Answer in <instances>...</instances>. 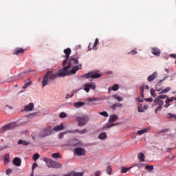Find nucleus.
Returning a JSON list of instances; mask_svg holds the SVG:
<instances>
[{"label":"nucleus","instance_id":"obj_1","mask_svg":"<svg viewBox=\"0 0 176 176\" xmlns=\"http://www.w3.org/2000/svg\"><path fill=\"white\" fill-rule=\"evenodd\" d=\"M72 69L68 71L67 69V72L64 71V68L61 69L58 74H54L52 71L47 72L43 78L42 85L43 87L45 86H47L49 83L52 82V80H55L57 78V76H60V78H64V76H67V75L76 74V72L78 69H82V65H79V66L76 65L72 67Z\"/></svg>","mask_w":176,"mask_h":176},{"label":"nucleus","instance_id":"obj_2","mask_svg":"<svg viewBox=\"0 0 176 176\" xmlns=\"http://www.w3.org/2000/svg\"><path fill=\"white\" fill-rule=\"evenodd\" d=\"M76 122H78L79 127H83V126H86L87 124V122H89V117L87 116H81L76 118Z\"/></svg>","mask_w":176,"mask_h":176},{"label":"nucleus","instance_id":"obj_3","mask_svg":"<svg viewBox=\"0 0 176 176\" xmlns=\"http://www.w3.org/2000/svg\"><path fill=\"white\" fill-rule=\"evenodd\" d=\"M118 118L116 115H111L109 119V123L107 124L104 127L103 130H105V129H111V127H113V126H116L117 124H119V123L116 124H111L115 122L116 120H118Z\"/></svg>","mask_w":176,"mask_h":176},{"label":"nucleus","instance_id":"obj_4","mask_svg":"<svg viewBox=\"0 0 176 176\" xmlns=\"http://www.w3.org/2000/svg\"><path fill=\"white\" fill-rule=\"evenodd\" d=\"M53 131V128L52 126H48L42 131H41L39 133V137L41 138H45V137H48V135H50Z\"/></svg>","mask_w":176,"mask_h":176},{"label":"nucleus","instance_id":"obj_5","mask_svg":"<svg viewBox=\"0 0 176 176\" xmlns=\"http://www.w3.org/2000/svg\"><path fill=\"white\" fill-rule=\"evenodd\" d=\"M101 76H102V74L93 72H90L87 74L82 75V78H85V79H90V78L91 79H98V78H101Z\"/></svg>","mask_w":176,"mask_h":176},{"label":"nucleus","instance_id":"obj_6","mask_svg":"<svg viewBox=\"0 0 176 176\" xmlns=\"http://www.w3.org/2000/svg\"><path fill=\"white\" fill-rule=\"evenodd\" d=\"M163 104H164V102L161 100L158 99V98H156L153 102V107H157L155 109V113H157V111H162L163 109Z\"/></svg>","mask_w":176,"mask_h":176},{"label":"nucleus","instance_id":"obj_7","mask_svg":"<svg viewBox=\"0 0 176 176\" xmlns=\"http://www.w3.org/2000/svg\"><path fill=\"white\" fill-rule=\"evenodd\" d=\"M76 64H79V60L76 58L71 57L69 64L67 66L63 67V71L65 72H67V69H69V68H71V67H74Z\"/></svg>","mask_w":176,"mask_h":176},{"label":"nucleus","instance_id":"obj_8","mask_svg":"<svg viewBox=\"0 0 176 176\" xmlns=\"http://www.w3.org/2000/svg\"><path fill=\"white\" fill-rule=\"evenodd\" d=\"M16 126V122L7 124L1 129L0 131L1 133H3L5 131H8V130H13V129H14Z\"/></svg>","mask_w":176,"mask_h":176},{"label":"nucleus","instance_id":"obj_9","mask_svg":"<svg viewBox=\"0 0 176 176\" xmlns=\"http://www.w3.org/2000/svg\"><path fill=\"white\" fill-rule=\"evenodd\" d=\"M90 89H91L92 90H96V85L93 82H88L84 84L83 90H85L86 93H89V91H90Z\"/></svg>","mask_w":176,"mask_h":176},{"label":"nucleus","instance_id":"obj_10","mask_svg":"<svg viewBox=\"0 0 176 176\" xmlns=\"http://www.w3.org/2000/svg\"><path fill=\"white\" fill-rule=\"evenodd\" d=\"M74 153L77 156H85L86 155V150L81 147L74 148Z\"/></svg>","mask_w":176,"mask_h":176},{"label":"nucleus","instance_id":"obj_11","mask_svg":"<svg viewBox=\"0 0 176 176\" xmlns=\"http://www.w3.org/2000/svg\"><path fill=\"white\" fill-rule=\"evenodd\" d=\"M79 144H80V142L78 139H70L68 141V146H79Z\"/></svg>","mask_w":176,"mask_h":176},{"label":"nucleus","instance_id":"obj_12","mask_svg":"<svg viewBox=\"0 0 176 176\" xmlns=\"http://www.w3.org/2000/svg\"><path fill=\"white\" fill-rule=\"evenodd\" d=\"M173 101H176V97H171V98H168L166 99L165 100V105L164 107L165 108H168V107H170L171 105V104H170V102H173Z\"/></svg>","mask_w":176,"mask_h":176},{"label":"nucleus","instance_id":"obj_13","mask_svg":"<svg viewBox=\"0 0 176 176\" xmlns=\"http://www.w3.org/2000/svg\"><path fill=\"white\" fill-rule=\"evenodd\" d=\"M43 160L47 163V166L49 167V168H53L55 161H53L52 159H47L46 157L43 158Z\"/></svg>","mask_w":176,"mask_h":176},{"label":"nucleus","instance_id":"obj_14","mask_svg":"<svg viewBox=\"0 0 176 176\" xmlns=\"http://www.w3.org/2000/svg\"><path fill=\"white\" fill-rule=\"evenodd\" d=\"M12 164H14V166H16V167H20L21 166V159L15 157L12 160Z\"/></svg>","mask_w":176,"mask_h":176},{"label":"nucleus","instance_id":"obj_15","mask_svg":"<svg viewBox=\"0 0 176 176\" xmlns=\"http://www.w3.org/2000/svg\"><path fill=\"white\" fill-rule=\"evenodd\" d=\"M25 112H30V111H34V103H29L25 106L24 110Z\"/></svg>","mask_w":176,"mask_h":176},{"label":"nucleus","instance_id":"obj_16","mask_svg":"<svg viewBox=\"0 0 176 176\" xmlns=\"http://www.w3.org/2000/svg\"><path fill=\"white\" fill-rule=\"evenodd\" d=\"M157 78V72H154L151 75L148 76L147 80L148 82H152L155 80V79Z\"/></svg>","mask_w":176,"mask_h":176},{"label":"nucleus","instance_id":"obj_17","mask_svg":"<svg viewBox=\"0 0 176 176\" xmlns=\"http://www.w3.org/2000/svg\"><path fill=\"white\" fill-rule=\"evenodd\" d=\"M52 130L54 131H61L64 130V125L60 124V125H57L53 127Z\"/></svg>","mask_w":176,"mask_h":176},{"label":"nucleus","instance_id":"obj_18","mask_svg":"<svg viewBox=\"0 0 176 176\" xmlns=\"http://www.w3.org/2000/svg\"><path fill=\"white\" fill-rule=\"evenodd\" d=\"M163 80H160L155 85V90L156 91H162L163 90V87H162V82Z\"/></svg>","mask_w":176,"mask_h":176},{"label":"nucleus","instance_id":"obj_19","mask_svg":"<svg viewBox=\"0 0 176 176\" xmlns=\"http://www.w3.org/2000/svg\"><path fill=\"white\" fill-rule=\"evenodd\" d=\"M150 130H151V128L146 127V128H144V129L138 131L137 134H138V135H142V134H144V133H148Z\"/></svg>","mask_w":176,"mask_h":176},{"label":"nucleus","instance_id":"obj_20","mask_svg":"<svg viewBox=\"0 0 176 176\" xmlns=\"http://www.w3.org/2000/svg\"><path fill=\"white\" fill-rule=\"evenodd\" d=\"M151 53L154 54V56H160V50L156 47L151 48Z\"/></svg>","mask_w":176,"mask_h":176},{"label":"nucleus","instance_id":"obj_21","mask_svg":"<svg viewBox=\"0 0 176 176\" xmlns=\"http://www.w3.org/2000/svg\"><path fill=\"white\" fill-rule=\"evenodd\" d=\"M122 107L123 104L122 103H115L111 106V108L113 111H115L117 108H122Z\"/></svg>","mask_w":176,"mask_h":176},{"label":"nucleus","instance_id":"obj_22","mask_svg":"<svg viewBox=\"0 0 176 176\" xmlns=\"http://www.w3.org/2000/svg\"><path fill=\"white\" fill-rule=\"evenodd\" d=\"M71 49L70 48H67L64 50V53L65 55V57L67 58V60H69V55L71 54Z\"/></svg>","mask_w":176,"mask_h":176},{"label":"nucleus","instance_id":"obj_23","mask_svg":"<svg viewBox=\"0 0 176 176\" xmlns=\"http://www.w3.org/2000/svg\"><path fill=\"white\" fill-rule=\"evenodd\" d=\"M85 104V103L84 102H77L74 104V107L75 108H82Z\"/></svg>","mask_w":176,"mask_h":176},{"label":"nucleus","instance_id":"obj_24","mask_svg":"<svg viewBox=\"0 0 176 176\" xmlns=\"http://www.w3.org/2000/svg\"><path fill=\"white\" fill-rule=\"evenodd\" d=\"M52 168H63V164L57 162H54V166H52Z\"/></svg>","mask_w":176,"mask_h":176},{"label":"nucleus","instance_id":"obj_25","mask_svg":"<svg viewBox=\"0 0 176 176\" xmlns=\"http://www.w3.org/2000/svg\"><path fill=\"white\" fill-rule=\"evenodd\" d=\"M138 159L140 160V162H145V155L142 153H140L138 155Z\"/></svg>","mask_w":176,"mask_h":176},{"label":"nucleus","instance_id":"obj_26","mask_svg":"<svg viewBox=\"0 0 176 176\" xmlns=\"http://www.w3.org/2000/svg\"><path fill=\"white\" fill-rule=\"evenodd\" d=\"M24 85L23 86V89H27V87H28L30 86V85H31V83H32V82H31V80H25L24 81Z\"/></svg>","mask_w":176,"mask_h":176},{"label":"nucleus","instance_id":"obj_27","mask_svg":"<svg viewBox=\"0 0 176 176\" xmlns=\"http://www.w3.org/2000/svg\"><path fill=\"white\" fill-rule=\"evenodd\" d=\"M111 90H113V91H117V90H119V85L118 84L114 85L112 88H109V93L111 91Z\"/></svg>","mask_w":176,"mask_h":176},{"label":"nucleus","instance_id":"obj_28","mask_svg":"<svg viewBox=\"0 0 176 176\" xmlns=\"http://www.w3.org/2000/svg\"><path fill=\"white\" fill-rule=\"evenodd\" d=\"M78 129H74V130H68L65 131V134H76L78 133Z\"/></svg>","mask_w":176,"mask_h":176},{"label":"nucleus","instance_id":"obj_29","mask_svg":"<svg viewBox=\"0 0 176 176\" xmlns=\"http://www.w3.org/2000/svg\"><path fill=\"white\" fill-rule=\"evenodd\" d=\"M167 131H170V129H162V130L158 131L155 135V137H157V135H159L163 133H167Z\"/></svg>","mask_w":176,"mask_h":176},{"label":"nucleus","instance_id":"obj_30","mask_svg":"<svg viewBox=\"0 0 176 176\" xmlns=\"http://www.w3.org/2000/svg\"><path fill=\"white\" fill-rule=\"evenodd\" d=\"M131 168H133V166H131L129 168L127 167H122L121 168V173H126L129 171V170H131Z\"/></svg>","mask_w":176,"mask_h":176},{"label":"nucleus","instance_id":"obj_31","mask_svg":"<svg viewBox=\"0 0 176 176\" xmlns=\"http://www.w3.org/2000/svg\"><path fill=\"white\" fill-rule=\"evenodd\" d=\"M98 138H99L100 140H105V138H107V133H105V132L101 133L99 135Z\"/></svg>","mask_w":176,"mask_h":176},{"label":"nucleus","instance_id":"obj_32","mask_svg":"<svg viewBox=\"0 0 176 176\" xmlns=\"http://www.w3.org/2000/svg\"><path fill=\"white\" fill-rule=\"evenodd\" d=\"M72 176H83V173L72 171Z\"/></svg>","mask_w":176,"mask_h":176},{"label":"nucleus","instance_id":"obj_33","mask_svg":"<svg viewBox=\"0 0 176 176\" xmlns=\"http://www.w3.org/2000/svg\"><path fill=\"white\" fill-rule=\"evenodd\" d=\"M171 90L170 87H166L165 89H162L160 94H165L166 93H168Z\"/></svg>","mask_w":176,"mask_h":176},{"label":"nucleus","instance_id":"obj_34","mask_svg":"<svg viewBox=\"0 0 176 176\" xmlns=\"http://www.w3.org/2000/svg\"><path fill=\"white\" fill-rule=\"evenodd\" d=\"M52 157H53L54 159H60V157H61V155L59 153H52Z\"/></svg>","mask_w":176,"mask_h":176},{"label":"nucleus","instance_id":"obj_35","mask_svg":"<svg viewBox=\"0 0 176 176\" xmlns=\"http://www.w3.org/2000/svg\"><path fill=\"white\" fill-rule=\"evenodd\" d=\"M112 98H115L116 100H118V101H123V98H122L116 94L113 95Z\"/></svg>","mask_w":176,"mask_h":176},{"label":"nucleus","instance_id":"obj_36","mask_svg":"<svg viewBox=\"0 0 176 176\" xmlns=\"http://www.w3.org/2000/svg\"><path fill=\"white\" fill-rule=\"evenodd\" d=\"M4 163L8 164L9 163V154H6L4 156Z\"/></svg>","mask_w":176,"mask_h":176},{"label":"nucleus","instance_id":"obj_37","mask_svg":"<svg viewBox=\"0 0 176 176\" xmlns=\"http://www.w3.org/2000/svg\"><path fill=\"white\" fill-rule=\"evenodd\" d=\"M146 170H148V171H152L154 168L153 165H146L145 166Z\"/></svg>","mask_w":176,"mask_h":176},{"label":"nucleus","instance_id":"obj_38","mask_svg":"<svg viewBox=\"0 0 176 176\" xmlns=\"http://www.w3.org/2000/svg\"><path fill=\"white\" fill-rule=\"evenodd\" d=\"M20 53H23V48H20L19 50H17L16 51L14 52L13 54L17 56L20 54Z\"/></svg>","mask_w":176,"mask_h":176},{"label":"nucleus","instance_id":"obj_39","mask_svg":"<svg viewBox=\"0 0 176 176\" xmlns=\"http://www.w3.org/2000/svg\"><path fill=\"white\" fill-rule=\"evenodd\" d=\"M107 174H109V175H111V174H112V168L109 165L107 168Z\"/></svg>","mask_w":176,"mask_h":176},{"label":"nucleus","instance_id":"obj_40","mask_svg":"<svg viewBox=\"0 0 176 176\" xmlns=\"http://www.w3.org/2000/svg\"><path fill=\"white\" fill-rule=\"evenodd\" d=\"M78 131L77 132L78 134H86V133H87V129H84L82 131L78 129Z\"/></svg>","mask_w":176,"mask_h":176},{"label":"nucleus","instance_id":"obj_41","mask_svg":"<svg viewBox=\"0 0 176 176\" xmlns=\"http://www.w3.org/2000/svg\"><path fill=\"white\" fill-rule=\"evenodd\" d=\"M39 157H40L39 154L36 153H35V154L33 155V160H34V162H36V160H38V159H39Z\"/></svg>","mask_w":176,"mask_h":176},{"label":"nucleus","instance_id":"obj_42","mask_svg":"<svg viewBox=\"0 0 176 176\" xmlns=\"http://www.w3.org/2000/svg\"><path fill=\"white\" fill-rule=\"evenodd\" d=\"M168 96L167 95H160L158 96L157 98H158V100H164V98H168Z\"/></svg>","mask_w":176,"mask_h":176},{"label":"nucleus","instance_id":"obj_43","mask_svg":"<svg viewBox=\"0 0 176 176\" xmlns=\"http://www.w3.org/2000/svg\"><path fill=\"white\" fill-rule=\"evenodd\" d=\"M88 101L89 102H91L93 101H101V99H98L97 98H89Z\"/></svg>","mask_w":176,"mask_h":176},{"label":"nucleus","instance_id":"obj_44","mask_svg":"<svg viewBox=\"0 0 176 176\" xmlns=\"http://www.w3.org/2000/svg\"><path fill=\"white\" fill-rule=\"evenodd\" d=\"M99 113L101 115V116H104V118H108V116H109L107 111L100 112Z\"/></svg>","mask_w":176,"mask_h":176},{"label":"nucleus","instance_id":"obj_45","mask_svg":"<svg viewBox=\"0 0 176 176\" xmlns=\"http://www.w3.org/2000/svg\"><path fill=\"white\" fill-rule=\"evenodd\" d=\"M144 90H145L144 84H143L140 88V91L141 94H142L144 93Z\"/></svg>","mask_w":176,"mask_h":176},{"label":"nucleus","instance_id":"obj_46","mask_svg":"<svg viewBox=\"0 0 176 176\" xmlns=\"http://www.w3.org/2000/svg\"><path fill=\"white\" fill-rule=\"evenodd\" d=\"M36 167H38V164L36 162H34L32 167V173H34V170H35Z\"/></svg>","mask_w":176,"mask_h":176},{"label":"nucleus","instance_id":"obj_47","mask_svg":"<svg viewBox=\"0 0 176 176\" xmlns=\"http://www.w3.org/2000/svg\"><path fill=\"white\" fill-rule=\"evenodd\" d=\"M65 134H67V133H65V132H63V133H59L58 138L60 140H61L62 138H64V135H65Z\"/></svg>","mask_w":176,"mask_h":176},{"label":"nucleus","instance_id":"obj_48","mask_svg":"<svg viewBox=\"0 0 176 176\" xmlns=\"http://www.w3.org/2000/svg\"><path fill=\"white\" fill-rule=\"evenodd\" d=\"M59 118H67V114L64 112L60 113Z\"/></svg>","mask_w":176,"mask_h":176},{"label":"nucleus","instance_id":"obj_49","mask_svg":"<svg viewBox=\"0 0 176 176\" xmlns=\"http://www.w3.org/2000/svg\"><path fill=\"white\" fill-rule=\"evenodd\" d=\"M151 94L153 97H156V94L155 93V89H151Z\"/></svg>","mask_w":176,"mask_h":176},{"label":"nucleus","instance_id":"obj_50","mask_svg":"<svg viewBox=\"0 0 176 176\" xmlns=\"http://www.w3.org/2000/svg\"><path fill=\"white\" fill-rule=\"evenodd\" d=\"M97 45H98V38H96L95 43L94 44V49H96L97 47Z\"/></svg>","mask_w":176,"mask_h":176},{"label":"nucleus","instance_id":"obj_51","mask_svg":"<svg viewBox=\"0 0 176 176\" xmlns=\"http://www.w3.org/2000/svg\"><path fill=\"white\" fill-rule=\"evenodd\" d=\"M72 97H74V94H67L66 95L65 98H66L67 100H68V98H72Z\"/></svg>","mask_w":176,"mask_h":176},{"label":"nucleus","instance_id":"obj_52","mask_svg":"<svg viewBox=\"0 0 176 176\" xmlns=\"http://www.w3.org/2000/svg\"><path fill=\"white\" fill-rule=\"evenodd\" d=\"M137 51L132 50L131 52H129L128 54H133V56H135V54H137Z\"/></svg>","mask_w":176,"mask_h":176},{"label":"nucleus","instance_id":"obj_53","mask_svg":"<svg viewBox=\"0 0 176 176\" xmlns=\"http://www.w3.org/2000/svg\"><path fill=\"white\" fill-rule=\"evenodd\" d=\"M23 93V91H21L17 95L16 97L17 98H21L23 97V95L21 94Z\"/></svg>","mask_w":176,"mask_h":176},{"label":"nucleus","instance_id":"obj_54","mask_svg":"<svg viewBox=\"0 0 176 176\" xmlns=\"http://www.w3.org/2000/svg\"><path fill=\"white\" fill-rule=\"evenodd\" d=\"M145 101H148V102H152L153 99L152 98H145Z\"/></svg>","mask_w":176,"mask_h":176},{"label":"nucleus","instance_id":"obj_55","mask_svg":"<svg viewBox=\"0 0 176 176\" xmlns=\"http://www.w3.org/2000/svg\"><path fill=\"white\" fill-rule=\"evenodd\" d=\"M138 112H144V109H142V107H138Z\"/></svg>","mask_w":176,"mask_h":176},{"label":"nucleus","instance_id":"obj_56","mask_svg":"<svg viewBox=\"0 0 176 176\" xmlns=\"http://www.w3.org/2000/svg\"><path fill=\"white\" fill-rule=\"evenodd\" d=\"M67 60H68V59H67V58H66V59L63 61L62 65H63V67H65V64H67Z\"/></svg>","mask_w":176,"mask_h":176},{"label":"nucleus","instance_id":"obj_57","mask_svg":"<svg viewBox=\"0 0 176 176\" xmlns=\"http://www.w3.org/2000/svg\"><path fill=\"white\" fill-rule=\"evenodd\" d=\"M23 145H31V143H28L25 141H23Z\"/></svg>","mask_w":176,"mask_h":176},{"label":"nucleus","instance_id":"obj_58","mask_svg":"<svg viewBox=\"0 0 176 176\" xmlns=\"http://www.w3.org/2000/svg\"><path fill=\"white\" fill-rule=\"evenodd\" d=\"M9 148V146H8V145H4V146H3L2 147H1V150L2 149H6V148Z\"/></svg>","mask_w":176,"mask_h":176},{"label":"nucleus","instance_id":"obj_59","mask_svg":"<svg viewBox=\"0 0 176 176\" xmlns=\"http://www.w3.org/2000/svg\"><path fill=\"white\" fill-rule=\"evenodd\" d=\"M169 115H170V119H173V118H175V119L176 120V116L175 115L171 114V113H169Z\"/></svg>","mask_w":176,"mask_h":176},{"label":"nucleus","instance_id":"obj_60","mask_svg":"<svg viewBox=\"0 0 176 176\" xmlns=\"http://www.w3.org/2000/svg\"><path fill=\"white\" fill-rule=\"evenodd\" d=\"M11 173H12L11 169H8V170H6V174H7V175L10 174Z\"/></svg>","mask_w":176,"mask_h":176},{"label":"nucleus","instance_id":"obj_61","mask_svg":"<svg viewBox=\"0 0 176 176\" xmlns=\"http://www.w3.org/2000/svg\"><path fill=\"white\" fill-rule=\"evenodd\" d=\"M170 57H173V58H176V54H171L170 55Z\"/></svg>","mask_w":176,"mask_h":176},{"label":"nucleus","instance_id":"obj_62","mask_svg":"<svg viewBox=\"0 0 176 176\" xmlns=\"http://www.w3.org/2000/svg\"><path fill=\"white\" fill-rule=\"evenodd\" d=\"M6 107L7 108V109H13V107L6 104Z\"/></svg>","mask_w":176,"mask_h":176},{"label":"nucleus","instance_id":"obj_63","mask_svg":"<svg viewBox=\"0 0 176 176\" xmlns=\"http://www.w3.org/2000/svg\"><path fill=\"white\" fill-rule=\"evenodd\" d=\"M95 176H100V172L96 171L95 172Z\"/></svg>","mask_w":176,"mask_h":176},{"label":"nucleus","instance_id":"obj_64","mask_svg":"<svg viewBox=\"0 0 176 176\" xmlns=\"http://www.w3.org/2000/svg\"><path fill=\"white\" fill-rule=\"evenodd\" d=\"M63 176H72V172H71L70 173H68V174H65Z\"/></svg>","mask_w":176,"mask_h":176}]
</instances>
